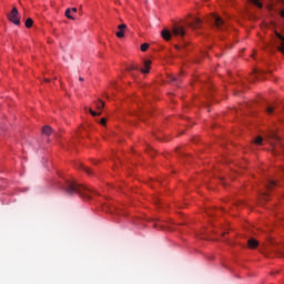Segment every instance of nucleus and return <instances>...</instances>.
Returning a JSON list of instances; mask_svg holds the SVG:
<instances>
[{
	"label": "nucleus",
	"instance_id": "obj_1",
	"mask_svg": "<svg viewBox=\"0 0 284 284\" xmlns=\"http://www.w3.org/2000/svg\"><path fill=\"white\" fill-rule=\"evenodd\" d=\"M63 190L69 196H72L73 194H79L81 199H85L87 201L92 200V194H94V191H92L88 186L79 184V182L77 181L70 180L65 181Z\"/></svg>",
	"mask_w": 284,
	"mask_h": 284
},
{
	"label": "nucleus",
	"instance_id": "obj_2",
	"mask_svg": "<svg viewBox=\"0 0 284 284\" xmlns=\"http://www.w3.org/2000/svg\"><path fill=\"white\" fill-rule=\"evenodd\" d=\"M172 34H173V37H179L180 39H183L185 36V28H183L181 24H175L172 28V32H170V30H168V29H163L161 31V37L165 41H170V39H172Z\"/></svg>",
	"mask_w": 284,
	"mask_h": 284
},
{
	"label": "nucleus",
	"instance_id": "obj_3",
	"mask_svg": "<svg viewBox=\"0 0 284 284\" xmlns=\"http://www.w3.org/2000/svg\"><path fill=\"white\" fill-rule=\"evenodd\" d=\"M210 23H212V26H214V28H216L217 30H227V22H225V20H223V18H221L220 16L216 14H212L209 18Z\"/></svg>",
	"mask_w": 284,
	"mask_h": 284
},
{
	"label": "nucleus",
	"instance_id": "obj_4",
	"mask_svg": "<svg viewBox=\"0 0 284 284\" xmlns=\"http://www.w3.org/2000/svg\"><path fill=\"white\" fill-rule=\"evenodd\" d=\"M8 20L14 26H21V16L19 14V9L13 7L10 13H8Z\"/></svg>",
	"mask_w": 284,
	"mask_h": 284
},
{
	"label": "nucleus",
	"instance_id": "obj_5",
	"mask_svg": "<svg viewBox=\"0 0 284 284\" xmlns=\"http://www.w3.org/2000/svg\"><path fill=\"white\" fill-rule=\"evenodd\" d=\"M128 29L126 24H119L118 26V32L115 33V37H118V39H123L125 37V30Z\"/></svg>",
	"mask_w": 284,
	"mask_h": 284
},
{
	"label": "nucleus",
	"instance_id": "obj_6",
	"mask_svg": "<svg viewBox=\"0 0 284 284\" xmlns=\"http://www.w3.org/2000/svg\"><path fill=\"white\" fill-rule=\"evenodd\" d=\"M201 19L199 18H192V21L187 22L189 28H192L193 30H196L197 28H201Z\"/></svg>",
	"mask_w": 284,
	"mask_h": 284
},
{
	"label": "nucleus",
	"instance_id": "obj_7",
	"mask_svg": "<svg viewBox=\"0 0 284 284\" xmlns=\"http://www.w3.org/2000/svg\"><path fill=\"white\" fill-rule=\"evenodd\" d=\"M152 65V61L151 60H145L144 61V69H141L140 71L143 73V74H148L150 72V68Z\"/></svg>",
	"mask_w": 284,
	"mask_h": 284
},
{
	"label": "nucleus",
	"instance_id": "obj_8",
	"mask_svg": "<svg viewBox=\"0 0 284 284\" xmlns=\"http://www.w3.org/2000/svg\"><path fill=\"white\" fill-rule=\"evenodd\" d=\"M247 245L251 250H256V247H258V241H256L255 239H250L247 241Z\"/></svg>",
	"mask_w": 284,
	"mask_h": 284
},
{
	"label": "nucleus",
	"instance_id": "obj_9",
	"mask_svg": "<svg viewBox=\"0 0 284 284\" xmlns=\"http://www.w3.org/2000/svg\"><path fill=\"white\" fill-rule=\"evenodd\" d=\"M277 39L281 41V45L278 47L280 52L284 54V37L281 33H276Z\"/></svg>",
	"mask_w": 284,
	"mask_h": 284
},
{
	"label": "nucleus",
	"instance_id": "obj_10",
	"mask_svg": "<svg viewBox=\"0 0 284 284\" xmlns=\"http://www.w3.org/2000/svg\"><path fill=\"white\" fill-rule=\"evenodd\" d=\"M78 169L83 170V172H87V174H89V175L92 174V171L89 168H87L85 165H83V163H79Z\"/></svg>",
	"mask_w": 284,
	"mask_h": 284
},
{
	"label": "nucleus",
	"instance_id": "obj_11",
	"mask_svg": "<svg viewBox=\"0 0 284 284\" xmlns=\"http://www.w3.org/2000/svg\"><path fill=\"white\" fill-rule=\"evenodd\" d=\"M42 134H45V136H50L52 134V128L50 126H43Z\"/></svg>",
	"mask_w": 284,
	"mask_h": 284
},
{
	"label": "nucleus",
	"instance_id": "obj_12",
	"mask_svg": "<svg viewBox=\"0 0 284 284\" xmlns=\"http://www.w3.org/2000/svg\"><path fill=\"white\" fill-rule=\"evenodd\" d=\"M266 187L268 190H272V187H276V181L274 180H268L267 183H266Z\"/></svg>",
	"mask_w": 284,
	"mask_h": 284
},
{
	"label": "nucleus",
	"instance_id": "obj_13",
	"mask_svg": "<svg viewBox=\"0 0 284 284\" xmlns=\"http://www.w3.org/2000/svg\"><path fill=\"white\" fill-rule=\"evenodd\" d=\"M65 17L67 19H71V21H74V18L72 17V9L65 10Z\"/></svg>",
	"mask_w": 284,
	"mask_h": 284
},
{
	"label": "nucleus",
	"instance_id": "obj_14",
	"mask_svg": "<svg viewBox=\"0 0 284 284\" xmlns=\"http://www.w3.org/2000/svg\"><path fill=\"white\" fill-rule=\"evenodd\" d=\"M171 81H172L173 83H180V82H181V74H179V75H172V77H171Z\"/></svg>",
	"mask_w": 284,
	"mask_h": 284
},
{
	"label": "nucleus",
	"instance_id": "obj_15",
	"mask_svg": "<svg viewBox=\"0 0 284 284\" xmlns=\"http://www.w3.org/2000/svg\"><path fill=\"white\" fill-rule=\"evenodd\" d=\"M270 138L273 139L274 141H281V136H278L276 132H271Z\"/></svg>",
	"mask_w": 284,
	"mask_h": 284
},
{
	"label": "nucleus",
	"instance_id": "obj_16",
	"mask_svg": "<svg viewBox=\"0 0 284 284\" xmlns=\"http://www.w3.org/2000/svg\"><path fill=\"white\" fill-rule=\"evenodd\" d=\"M153 227L155 230H165V226L163 224H159V222H154Z\"/></svg>",
	"mask_w": 284,
	"mask_h": 284
},
{
	"label": "nucleus",
	"instance_id": "obj_17",
	"mask_svg": "<svg viewBox=\"0 0 284 284\" xmlns=\"http://www.w3.org/2000/svg\"><path fill=\"white\" fill-rule=\"evenodd\" d=\"M34 21L32 20V18H29L26 20V28H32Z\"/></svg>",
	"mask_w": 284,
	"mask_h": 284
},
{
	"label": "nucleus",
	"instance_id": "obj_18",
	"mask_svg": "<svg viewBox=\"0 0 284 284\" xmlns=\"http://www.w3.org/2000/svg\"><path fill=\"white\" fill-rule=\"evenodd\" d=\"M104 106H105V103H104L103 101L99 100V101L97 102V109H98V110H103Z\"/></svg>",
	"mask_w": 284,
	"mask_h": 284
},
{
	"label": "nucleus",
	"instance_id": "obj_19",
	"mask_svg": "<svg viewBox=\"0 0 284 284\" xmlns=\"http://www.w3.org/2000/svg\"><path fill=\"white\" fill-rule=\"evenodd\" d=\"M255 145H263V138L257 136L254 141Z\"/></svg>",
	"mask_w": 284,
	"mask_h": 284
},
{
	"label": "nucleus",
	"instance_id": "obj_20",
	"mask_svg": "<svg viewBox=\"0 0 284 284\" xmlns=\"http://www.w3.org/2000/svg\"><path fill=\"white\" fill-rule=\"evenodd\" d=\"M250 1H251V3L256 6L257 8H263V4L258 0H250Z\"/></svg>",
	"mask_w": 284,
	"mask_h": 284
},
{
	"label": "nucleus",
	"instance_id": "obj_21",
	"mask_svg": "<svg viewBox=\"0 0 284 284\" xmlns=\"http://www.w3.org/2000/svg\"><path fill=\"white\" fill-rule=\"evenodd\" d=\"M148 48H150V44H149V43H143V44L141 45V51H142V52H148Z\"/></svg>",
	"mask_w": 284,
	"mask_h": 284
},
{
	"label": "nucleus",
	"instance_id": "obj_22",
	"mask_svg": "<svg viewBox=\"0 0 284 284\" xmlns=\"http://www.w3.org/2000/svg\"><path fill=\"white\" fill-rule=\"evenodd\" d=\"M265 110H266L267 114H273V112H274V106L267 105V106L265 108Z\"/></svg>",
	"mask_w": 284,
	"mask_h": 284
},
{
	"label": "nucleus",
	"instance_id": "obj_23",
	"mask_svg": "<svg viewBox=\"0 0 284 284\" xmlns=\"http://www.w3.org/2000/svg\"><path fill=\"white\" fill-rule=\"evenodd\" d=\"M89 112H90V114H92V116H98V115L101 114V112H98V113H97V112L93 111L92 109H90Z\"/></svg>",
	"mask_w": 284,
	"mask_h": 284
},
{
	"label": "nucleus",
	"instance_id": "obj_24",
	"mask_svg": "<svg viewBox=\"0 0 284 284\" xmlns=\"http://www.w3.org/2000/svg\"><path fill=\"white\" fill-rule=\"evenodd\" d=\"M132 70H139V67L138 65H131V67L128 68L129 72H132Z\"/></svg>",
	"mask_w": 284,
	"mask_h": 284
},
{
	"label": "nucleus",
	"instance_id": "obj_25",
	"mask_svg": "<svg viewBox=\"0 0 284 284\" xmlns=\"http://www.w3.org/2000/svg\"><path fill=\"white\" fill-rule=\"evenodd\" d=\"M100 123H101V125H105V123H108V120L105 118H102Z\"/></svg>",
	"mask_w": 284,
	"mask_h": 284
},
{
	"label": "nucleus",
	"instance_id": "obj_26",
	"mask_svg": "<svg viewBox=\"0 0 284 284\" xmlns=\"http://www.w3.org/2000/svg\"><path fill=\"white\" fill-rule=\"evenodd\" d=\"M262 200H263V201H267V193H263V194H262Z\"/></svg>",
	"mask_w": 284,
	"mask_h": 284
},
{
	"label": "nucleus",
	"instance_id": "obj_27",
	"mask_svg": "<svg viewBox=\"0 0 284 284\" xmlns=\"http://www.w3.org/2000/svg\"><path fill=\"white\" fill-rule=\"evenodd\" d=\"M71 13H77V8H72Z\"/></svg>",
	"mask_w": 284,
	"mask_h": 284
},
{
	"label": "nucleus",
	"instance_id": "obj_28",
	"mask_svg": "<svg viewBox=\"0 0 284 284\" xmlns=\"http://www.w3.org/2000/svg\"><path fill=\"white\" fill-rule=\"evenodd\" d=\"M280 256L284 257V251H280Z\"/></svg>",
	"mask_w": 284,
	"mask_h": 284
},
{
	"label": "nucleus",
	"instance_id": "obj_29",
	"mask_svg": "<svg viewBox=\"0 0 284 284\" xmlns=\"http://www.w3.org/2000/svg\"><path fill=\"white\" fill-rule=\"evenodd\" d=\"M281 17L284 19V11L281 12Z\"/></svg>",
	"mask_w": 284,
	"mask_h": 284
},
{
	"label": "nucleus",
	"instance_id": "obj_30",
	"mask_svg": "<svg viewBox=\"0 0 284 284\" xmlns=\"http://www.w3.org/2000/svg\"><path fill=\"white\" fill-rule=\"evenodd\" d=\"M175 48H176V50H181V47H179V45H175Z\"/></svg>",
	"mask_w": 284,
	"mask_h": 284
},
{
	"label": "nucleus",
	"instance_id": "obj_31",
	"mask_svg": "<svg viewBox=\"0 0 284 284\" xmlns=\"http://www.w3.org/2000/svg\"><path fill=\"white\" fill-rule=\"evenodd\" d=\"M79 81H84V79L82 77L79 78Z\"/></svg>",
	"mask_w": 284,
	"mask_h": 284
},
{
	"label": "nucleus",
	"instance_id": "obj_32",
	"mask_svg": "<svg viewBox=\"0 0 284 284\" xmlns=\"http://www.w3.org/2000/svg\"><path fill=\"white\" fill-rule=\"evenodd\" d=\"M45 82H47V83H50V80H49V79H47V80H45Z\"/></svg>",
	"mask_w": 284,
	"mask_h": 284
}]
</instances>
